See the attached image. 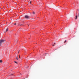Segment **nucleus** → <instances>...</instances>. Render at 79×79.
I'll use <instances>...</instances> for the list:
<instances>
[{"instance_id": "f257e3e1", "label": "nucleus", "mask_w": 79, "mask_h": 79, "mask_svg": "<svg viewBox=\"0 0 79 79\" xmlns=\"http://www.w3.org/2000/svg\"><path fill=\"white\" fill-rule=\"evenodd\" d=\"M5 40H0V46H1V45H2V43H3V42H5Z\"/></svg>"}, {"instance_id": "f03ea898", "label": "nucleus", "mask_w": 79, "mask_h": 79, "mask_svg": "<svg viewBox=\"0 0 79 79\" xmlns=\"http://www.w3.org/2000/svg\"><path fill=\"white\" fill-rule=\"evenodd\" d=\"M25 18L26 19H28L29 18V17L28 15H26L25 16Z\"/></svg>"}, {"instance_id": "7ed1b4c3", "label": "nucleus", "mask_w": 79, "mask_h": 79, "mask_svg": "<svg viewBox=\"0 0 79 79\" xmlns=\"http://www.w3.org/2000/svg\"><path fill=\"white\" fill-rule=\"evenodd\" d=\"M8 31V28H7V29L6 30V32H7Z\"/></svg>"}, {"instance_id": "20e7f679", "label": "nucleus", "mask_w": 79, "mask_h": 79, "mask_svg": "<svg viewBox=\"0 0 79 79\" xmlns=\"http://www.w3.org/2000/svg\"><path fill=\"white\" fill-rule=\"evenodd\" d=\"M77 15H76L75 19H77Z\"/></svg>"}, {"instance_id": "39448f33", "label": "nucleus", "mask_w": 79, "mask_h": 79, "mask_svg": "<svg viewBox=\"0 0 79 79\" xmlns=\"http://www.w3.org/2000/svg\"><path fill=\"white\" fill-rule=\"evenodd\" d=\"M0 63H2V60H0Z\"/></svg>"}, {"instance_id": "423d86ee", "label": "nucleus", "mask_w": 79, "mask_h": 79, "mask_svg": "<svg viewBox=\"0 0 79 79\" xmlns=\"http://www.w3.org/2000/svg\"><path fill=\"white\" fill-rule=\"evenodd\" d=\"M33 15H35V12H34L33 11Z\"/></svg>"}, {"instance_id": "0eeeda50", "label": "nucleus", "mask_w": 79, "mask_h": 79, "mask_svg": "<svg viewBox=\"0 0 79 79\" xmlns=\"http://www.w3.org/2000/svg\"><path fill=\"white\" fill-rule=\"evenodd\" d=\"M16 59H17V60H18V57H16Z\"/></svg>"}, {"instance_id": "6e6552de", "label": "nucleus", "mask_w": 79, "mask_h": 79, "mask_svg": "<svg viewBox=\"0 0 79 79\" xmlns=\"http://www.w3.org/2000/svg\"><path fill=\"white\" fill-rule=\"evenodd\" d=\"M14 62H15V63H16V64H17V63H18V62H16V61H15Z\"/></svg>"}, {"instance_id": "1a4fd4ad", "label": "nucleus", "mask_w": 79, "mask_h": 79, "mask_svg": "<svg viewBox=\"0 0 79 79\" xmlns=\"http://www.w3.org/2000/svg\"><path fill=\"white\" fill-rule=\"evenodd\" d=\"M67 41H66V40H65V41L64 42V43H65Z\"/></svg>"}, {"instance_id": "9d476101", "label": "nucleus", "mask_w": 79, "mask_h": 79, "mask_svg": "<svg viewBox=\"0 0 79 79\" xmlns=\"http://www.w3.org/2000/svg\"><path fill=\"white\" fill-rule=\"evenodd\" d=\"M29 3H30V4H31V1H30V2H29Z\"/></svg>"}, {"instance_id": "9b49d317", "label": "nucleus", "mask_w": 79, "mask_h": 79, "mask_svg": "<svg viewBox=\"0 0 79 79\" xmlns=\"http://www.w3.org/2000/svg\"><path fill=\"white\" fill-rule=\"evenodd\" d=\"M19 58H20V55H19Z\"/></svg>"}, {"instance_id": "f8f14e48", "label": "nucleus", "mask_w": 79, "mask_h": 79, "mask_svg": "<svg viewBox=\"0 0 79 79\" xmlns=\"http://www.w3.org/2000/svg\"><path fill=\"white\" fill-rule=\"evenodd\" d=\"M23 25H22V24H20V26H22Z\"/></svg>"}, {"instance_id": "ddd939ff", "label": "nucleus", "mask_w": 79, "mask_h": 79, "mask_svg": "<svg viewBox=\"0 0 79 79\" xmlns=\"http://www.w3.org/2000/svg\"><path fill=\"white\" fill-rule=\"evenodd\" d=\"M54 45H55V44H55V43H54Z\"/></svg>"}, {"instance_id": "4468645a", "label": "nucleus", "mask_w": 79, "mask_h": 79, "mask_svg": "<svg viewBox=\"0 0 79 79\" xmlns=\"http://www.w3.org/2000/svg\"><path fill=\"white\" fill-rule=\"evenodd\" d=\"M14 25H16V23H15V24H14Z\"/></svg>"}, {"instance_id": "2eb2a0df", "label": "nucleus", "mask_w": 79, "mask_h": 79, "mask_svg": "<svg viewBox=\"0 0 79 79\" xmlns=\"http://www.w3.org/2000/svg\"><path fill=\"white\" fill-rule=\"evenodd\" d=\"M79 14H78V17H79Z\"/></svg>"}, {"instance_id": "dca6fc26", "label": "nucleus", "mask_w": 79, "mask_h": 79, "mask_svg": "<svg viewBox=\"0 0 79 79\" xmlns=\"http://www.w3.org/2000/svg\"><path fill=\"white\" fill-rule=\"evenodd\" d=\"M52 45H53V46H54V45H53V44Z\"/></svg>"}, {"instance_id": "f3484780", "label": "nucleus", "mask_w": 79, "mask_h": 79, "mask_svg": "<svg viewBox=\"0 0 79 79\" xmlns=\"http://www.w3.org/2000/svg\"><path fill=\"white\" fill-rule=\"evenodd\" d=\"M18 53H19V52H18Z\"/></svg>"}]
</instances>
